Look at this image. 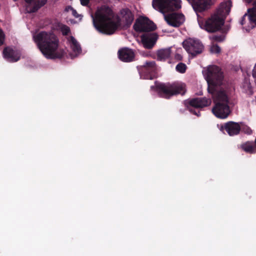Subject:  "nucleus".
Listing matches in <instances>:
<instances>
[{
  "label": "nucleus",
  "instance_id": "f257e3e1",
  "mask_svg": "<svg viewBox=\"0 0 256 256\" xmlns=\"http://www.w3.org/2000/svg\"><path fill=\"white\" fill-rule=\"evenodd\" d=\"M203 75L208 83V90L214 102L212 109L214 114L218 118H226L230 114L228 104L230 94L228 90L220 87L223 84L224 75L216 66H209L202 70Z\"/></svg>",
  "mask_w": 256,
  "mask_h": 256
},
{
  "label": "nucleus",
  "instance_id": "f03ea898",
  "mask_svg": "<svg viewBox=\"0 0 256 256\" xmlns=\"http://www.w3.org/2000/svg\"><path fill=\"white\" fill-rule=\"evenodd\" d=\"M34 42L38 48L47 58H62L66 54L63 49H58L59 40L52 32H40L33 36Z\"/></svg>",
  "mask_w": 256,
  "mask_h": 256
},
{
  "label": "nucleus",
  "instance_id": "7ed1b4c3",
  "mask_svg": "<svg viewBox=\"0 0 256 256\" xmlns=\"http://www.w3.org/2000/svg\"><path fill=\"white\" fill-rule=\"evenodd\" d=\"M92 17L95 28L100 32L106 34H113L120 26V19L108 6H103L96 12Z\"/></svg>",
  "mask_w": 256,
  "mask_h": 256
},
{
  "label": "nucleus",
  "instance_id": "20e7f679",
  "mask_svg": "<svg viewBox=\"0 0 256 256\" xmlns=\"http://www.w3.org/2000/svg\"><path fill=\"white\" fill-rule=\"evenodd\" d=\"M198 21L201 28L210 32L218 30L224 24V18L216 13L206 20L198 14Z\"/></svg>",
  "mask_w": 256,
  "mask_h": 256
},
{
  "label": "nucleus",
  "instance_id": "39448f33",
  "mask_svg": "<svg viewBox=\"0 0 256 256\" xmlns=\"http://www.w3.org/2000/svg\"><path fill=\"white\" fill-rule=\"evenodd\" d=\"M186 91V85L182 82L161 84V97L166 98L178 94L183 95Z\"/></svg>",
  "mask_w": 256,
  "mask_h": 256
},
{
  "label": "nucleus",
  "instance_id": "423d86ee",
  "mask_svg": "<svg viewBox=\"0 0 256 256\" xmlns=\"http://www.w3.org/2000/svg\"><path fill=\"white\" fill-rule=\"evenodd\" d=\"M141 78L153 80L158 77L157 66L154 61L146 62L142 66H137Z\"/></svg>",
  "mask_w": 256,
  "mask_h": 256
},
{
  "label": "nucleus",
  "instance_id": "0eeeda50",
  "mask_svg": "<svg viewBox=\"0 0 256 256\" xmlns=\"http://www.w3.org/2000/svg\"><path fill=\"white\" fill-rule=\"evenodd\" d=\"M184 48L192 56L201 54L204 50V46L198 40L188 38L182 42Z\"/></svg>",
  "mask_w": 256,
  "mask_h": 256
},
{
  "label": "nucleus",
  "instance_id": "6e6552de",
  "mask_svg": "<svg viewBox=\"0 0 256 256\" xmlns=\"http://www.w3.org/2000/svg\"><path fill=\"white\" fill-rule=\"evenodd\" d=\"M133 28L136 32H148L154 31L156 25L147 17L142 16L138 18L133 26Z\"/></svg>",
  "mask_w": 256,
  "mask_h": 256
},
{
  "label": "nucleus",
  "instance_id": "1a4fd4ad",
  "mask_svg": "<svg viewBox=\"0 0 256 256\" xmlns=\"http://www.w3.org/2000/svg\"><path fill=\"white\" fill-rule=\"evenodd\" d=\"M240 24L245 25L246 30H250L256 26V8L248 10V12L243 16Z\"/></svg>",
  "mask_w": 256,
  "mask_h": 256
},
{
  "label": "nucleus",
  "instance_id": "9d476101",
  "mask_svg": "<svg viewBox=\"0 0 256 256\" xmlns=\"http://www.w3.org/2000/svg\"><path fill=\"white\" fill-rule=\"evenodd\" d=\"M163 14L166 22L173 27H178L185 21V17L182 14L164 12Z\"/></svg>",
  "mask_w": 256,
  "mask_h": 256
},
{
  "label": "nucleus",
  "instance_id": "9b49d317",
  "mask_svg": "<svg viewBox=\"0 0 256 256\" xmlns=\"http://www.w3.org/2000/svg\"><path fill=\"white\" fill-rule=\"evenodd\" d=\"M181 8V0H161V12L162 14L177 10Z\"/></svg>",
  "mask_w": 256,
  "mask_h": 256
},
{
  "label": "nucleus",
  "instance_id": "f8f14e48",
  "mask_svg": "<svg viewBox=\"0 0 256 256\" xmlns=\"http://www.w3.org/2000/svg\"><path fill=\"white\" fill-rule=\"evenodd\" d=\"M142 42L146 48L151 49L155 45L158 36L154 32H146L140 36Z\"/></svg>",
  "mask_w": 256,
  "mask_h": 256
},
{
  "label": "nucleus",
  "instance_id": "ddd939ff",
  "mask_svg": "<svg viewBox=\"0 0 256 256\" xmlns=\"http://www.w3.org/2000/svg\"><path fill=\"white\" fill-rule=\"evenodd\" d=\"M26 3V10L28 13L36 12L39 8L44 6L47 0H24Z\"/></svg>",
  "mask_w": 256,
  "mask_h": 256
},
{
  "label": "nucleus",
  "instance_id": "4468645a",
  "mask_svg": "<svg viewBox=\"0 0 256 256\" xmlns=\"http://www.w3.org/2000/svg\"><path fill=\"white\" fill-rule=\"evenodd\" d=\"M118 54L120 60L126 62L133 61L135 56L134 50L128 48H124L119 50Z\"/></svg>",
  "mask_w": 256,
  "mask_h": 256
},
{
  "label": "nucleus",
  "instance_id": "2eb2a0df",
  "mask_svg": "<svg viewBox=\"0 0 256 256\" xmlns=\"http://www.w3.org/2000/svg\"><path fill=\"white\" fill-rule=\"evenodd\" d=\"M212 103L210 99L204 98H196L186 102V105L194 107L196 108H203L210 106Z\"/></svg>",
  "mask_w": 256,
  "mask_h": 256
},
{
  "label": "nucleus",
  "instance_id": "dca6fc26",
  "mask_svg": "<svg viewBox=\"0 0 256 256\" xmlns=\"http://www.w3.org/2000/svg\"><path fill=\"white\" fill-rule=\"evenodd\" d=\"M232 6V2L230 0L221 3L216 14L220 18H223L224 21L226 16L229 14Z\"/></svg>",
  "mask_w": 256,
  "mask_h": 256
},
{
  "label": "nucleus",
  "instance_id": "f3484780",
  "mask_svg": "<svg viewBox=\"0 0 256 256\" xmlns=\"http://www.w3.org/2000/svg\"><path fill=\"white\" fill-rule=\"evenodd\" d=\"M3 54L5 58L11 62H17L20 58L18 52L9 47H6L4 49Z\"/></svg>",
  "mask_w": 256,
  "mask_h": 256
},
{
  "label": "nucleus",
  "instance_id": "a211bd4d",
  "mask_svg": "<svg viewBox=\"0 0 256 256\" xmlns=\"http://www.w3.org/2000/svg\"><path fill=\"white\" fill-rule=\"evenodd\" d=\"M224 128L228 134L230 136L238 134L240 129L238 124L232 122L226 123L224 125Z\"/></svg>",
  "mask_w": 256,
  "mask_h": 256
},
{
  "label": "nucleus",
  "instance_id": "6ab92c4d",
  "mask_svg": "<svg viewBox=\"0 0 256 256\" xmlns=\"http://www.w3.org/2000/svg\"><path fill=\"white\" fill-rule=\"evenodd\" d=\"M121 14L123 15V18L126 22V26L128 28L132 23L134 20V15L128 8L123 9Z\"/></svg>",
  "mask_w": 256,
  "mask_h": 256
},
{
  "label": "nucleus",
  "instance_id": "aec40b11",
  "mask_svg": "<svg viewBox=\"0 0 256 256\" xmlns=\"http://www.w3.org/2000/svg\"><path fill=\"white\" fill-rule=\"evenodd\" d=\"M70 40L72 44V47L73 50L76 52L80 53L82 50L79 44L73 36H71Z\"/></svg>",
  "mask_w": 256,
  "mask_h": 256
},
{
  "label": "nucleus",
  "instance_id": "412c9836",
  "mask_svg": "<svg viewBox=\"0 0 256 256\" xmlns=\"http://www.w3.org/2000/svg\"><path fill=\"white\" fill-rule=\"evenodd\" d=\"M242 149L247 152L252 153L254 151V146L250 142H246L242 145Z\"/></svg>",
  "mask_w": 256,
  "mask_h": 256
},
{
  "label": "nucleus",
  "instance_id": "4be33fe9",
  "mask_svg": "<svg viewBox=\"0 0 256 256\" xmlns=\"http://www.w3.org/2000/svg\"><path fill=\"white\" fill-rule=\"evenodd\" d=\"M150 91L154 93H156L158 96H160V82L156 80L154 85L150 86Z\"/></svg>",
  "mask_w": 256,
  "mask_h": 256
},
{
  "label": "nucleus",
  "instance_id": "5701e85b",
  "mask_svg": "<svg viewBox=\"0 0 256 256\" xmlns=\"http://www.w3.org/2000/svg\"><path fill=\"white\" fill-rule=\"evenodd\" d=\"M187 68L186 64L184 63H178L176 67V70L181 74H184L186 72Z\"/></svg>",
  "mask_w": 256,
  "mask_h": 256
},
{
  "label": "nucleus",
  "instance_id": "b1692460",
  "mask_svg": "<svg viewBox=\"0 0 256 256\" xmlns=\"http://www.w3.org/2000/svg\"><path fill=\"white\" fill-rule=\"evenodd\" d=\"M220 48L216 44H212L210 48V52L213 54H219L220 52Z\"/></svg>",
  "mask_w": 256,
  "mask_h": 256
},
{
  "label": "nucleus",
  "instance_id": "393cba45",
  "mask_svg": "<svg viewBox=\"0 0 256 256\" xmlns=\"http://www.w3.org/2000/svg\"><path fill=\"white\" fill-rule=\"evenodd\" d=\"M60 29L62 35L64 36H68L70 32V28L65 24H62Z\"/></svg>",
  "mask_w": 256,
  "mask_h": 256
},
{
  "label": "nucleus",
  "instance_id": "a878e982",
  "mask_svg": "<svg viewBox=\"0 0 256 256\" xmlns=\"http://www.w3.org/2000/svg\"><path fill=\"white\" fill-rule=\"evenodd\" d=\"M152 5L155 10L160 12V0H153Z\"/></svg>",
  "mask_w": 256,
  "mask_h": 256
},
{
  "label": "nucleus",
  "instance_id": "bb28decb",
  "mask_svg": "<svg viewBox=\"0 0 256 256\" xmlns=\"http://www.w3.org/2000/svg\"><path fill=\"white\" fill-rule=\"evenodd\" d=\"M5 38V35L2 30L0 28V46L3 44Z\"/></svg>",
  "mask_w": 256,
  "mask_h": 256
},
{
  "label": "nucleus",
  "instance_id": "cd10ccee",
  "mask_svg": "<svg viewBox=\"0 0 256 256\" xmlns=\"http://www.w3.org/2000/svg\"><path fill=\"white\" fill-rule=\"evenodd\" d=\"M243 131L244 133L248 134H252V130L250 129V128L248 127V126L244 127L243 128Z\"/></svg>",
  "mask_w": 256,
  "mask_h": 256
},
{
  "label": "nucleus",
  "instance_id": "c85d7f7f",
  "mask_svg": "<svg viewBox=\"0 0 256 256\" xmlns=\"http://www.w3.org/2000/svg\"><path fill=\"white\" fill-rule=\"evenodd\" d=\"M90 0H80V4L83 6H86L90 2Z\"/></svg>",
  "mask_w": 256,
  "mask_h": 256
},
{
  "label": "nucleus",
  "instance_id": "c756f323",
  "mask_svg": "<svg viewBox=\"0 0 256 256\" xmlns=\"http://www.w3.org/2000/svg\"><path fill=\"white\" fill-rule=\"evenodd\" d=\"M213 39L217 42H222L224 40V38L222 36H214L212 37Z\"/></svg>",
  "mask_w": 256,
  "mask_h": 256
},
{
  "label": "nucleus",
  "instance_id": "7c9ffc66",
  "mask_svg": "<svg viewBox=\"0 0 256 256\" xmlns=\"http://www.w3.org/2000/svg\"><path fill=\"white\" fill-rule=\"evenodd\" d=\"M170 48H168L167 50H164L162 52V53H164L166 54V56H164V58L166 57H168L170 56Z\"/></svg>",
  "mask_w": 256,
  "mask_h": 256
},
{
  "label": "nucleus",
  "instance_id": "2f4dec72",
  "mask_svg": "<svg viewBox=\"0 0 256 256\" xmlns=\"http://www.w3.org/2000/svg\"><path fill=\"white\" fill-rule=\"evenodd\" d=\"M72 14H73V16L75 17V18H78L79 16V14H78L77 12L76 11V10H74V8H72Z\"/></svg>",
  "mask_w": 256,
  "mask_h": 256
},
{
  "label": "nucleus",
  "instance_id": "473e14b6",
  "mask_svg": "<svg viewBox=\"0 0 256 256\" xmlns=\"http://www.w3.org/2000/svg\"><path fill=\"white\" fill-rule=\"evenodd\" d=\"M175 58L176 60H182V56L180 54H176L175 56Z\"/></svg>",
  "mask_w": 256,
  "mask_h": 256
},
{
  "label": "nucleus",
  "instance_id": "72a5a7b5",
  "mask_svg": "<svg viewBox=\"0 0 256 256\" xmlns=\"http://www.w3.org/2000/svg\"><path fill=\"white\" fill-rule=\"evenodd\" d=\"M252 76L256 78V63L252 71Z\"/></svg>",
  "mask_w": 256,
  "mask_h": 256
},
{
  "label": "nucleus",
  "instance_id": "f704fd0d",
  "mask_svg": "<svg viewBox=\"0 0 256 256\" xmlns=\"http://www.w3.org/2000/svg\"><path fill=\"white\" fill-rule=\"evenodd\" d=\"M156 56L158 60L160 59V50H157Z\"/></svg>",
  "mask_w": 256,
  "mask_h": 256
},
{
  "label": "nucleus",
  "instance_id": "c9c22d12",
  "mask_svg": "<svg viewBox=\"0 0 256 256\" xmlns=\"http://www.w3.org/2000/svg\"><path fill=\"white\" fill-rule=\"evenodd\" d=\"M244 0L248 3L252 1V0ZM254 6H256V0H254Z\"/></svg>",
  "mask_w": 256,
  "mask_h": 256
},
{
  "label": "nucleus",
  "instance_id": "e433bc0d",
  "mask_svg": "<svg viewBox=\"0 0 256 256\" xmlns=\"http://www.w3.org/2000/svg\"><path fill=\"white\" fill-rule=\"evenodd\" d=\"M194 114L198 116H199V114H198V113H197V112H194Z\"/></svg>",
  "mask_w": 256,
  "mask_h": 256
},
{
  "label": "nucleus",
  "instance_id": "4c0bfd02",
  "mask_svg": "<svg viewBox=\"0 0 256 256\" xmlns=\"http://www.w3.org/2000/svg\"><path fill=\"white\" fill-rule=\"evenodd\" d=\"M162 52H161V56H160L161 58H162Z\"/></svg>",
  "mask_w": 256,
  "mask_h": 256
}]
</instances>
